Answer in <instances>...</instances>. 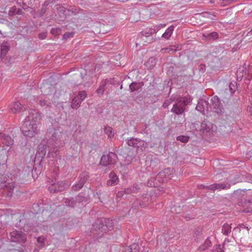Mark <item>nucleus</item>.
I'll list each match as a JSON object with an SVG mask.
<instances>
[{
  "label": "nucleus",
  "instance_id": "69168bd1",
  "mask_svg": "<svg viewBox=\"0 0 252 252\" xmlns=\"http://www.w3.org/2000/svg\"><path fill=\"white\" fill-rule=\"evenodd\" d=\"M250 111L252 112V107H250Z\"/></svg>",
  "mask_w": 252,
  "mask_h": 252
},
{
  "label": "nucleus",
  "instance_id": "49530a36",
  "mask_svg": "<svg viewBox=\"0 0 252 252\" xmlns=\"http://www.w3.org/2000/svg\"><path fill=\"white\" fill-rule=\"evenodd\" d=\"M172 102L171 98L167 99L164 101L163 104V107L164 108H167Z\"/></svg>",
  "mask_w": 252,
  "mask_h": 252
},
{
  "label": "nucleus",
  "instance_id": "c85d7f7f",
  "mask_svg": "<svg viewBox=\"0 0 252 252\" xmlns=\"http://www.w3.org/2000/svg\"><path fill=\"white\" fill-rule=\"evenodd\" d=\"M89 177V174L87 172H84L81 173L79 177V181L78 182L80 183H83V185L84 186L85 182L88 179Z\"/></svg>",
  "mask_w": 252,
  "mask_h": 252
},
{
  "label": "nucleus",
  "instance_id": "dca6fc26",
  "mask_svg": "<svg viewBox=\"0 0 252 252\" xmlns=\"http://www.w3.org/2000/svg\"><path fill=\"white\" fill-rule=\"evenodd\" d=\"M53 142V139L49 140V144L50 145L48 146L49 148V151L48 154L49 156H51L52 157H56L58 155V149L57 146L51 144V143Z\"/></svg>",
  "mask_w": 252,
  "mask_h": 252
},
{
  "label": "nucleus",
  "instance_id": "6e6552de",
  "mask_svg": "<svg viewBox=\"0 0 252 252\" xmlns=\"http://www.w3.org/2000/svg\"><path fill=\"white\" fill-rule=\"evenodd\" d=\"M211 105L214 111L218 114H221L223 112L224 109L222 104L220 103L219 97L215 95L213 96L211 100Z\"/></svg>",
  "mask_w": 252,
  "mask_h": 252
},
{
  "label": "nucleus",
  "instance_id": "0e129e2a",
  "mask_svg": "<svg viewBox=\"0 0 252 252\" xmlns=\"http://www.w3.org/2000/svg\"><path fill=\"white\" fill-rule=\"evenodd\" d=\"M248 34H252V29L248 32Z\"/></svg>",
  "mask_w": 252,
  "mask_h": 252
},
{
  "label": "nucleus",
  "instance_id": "5fc2aeb1",
  "mask_svg": "<svg viewBox=\"0 0 252 252\" xmlns=\"http://www.w3.org/2000/svg\"><path fill=\"white\" fill-rule=\"evenodd\" d=\"M149 63H156L157 61H156V59L155 58H150L149 59Z\"/></svg>",
  "mask_w": 252,
  "mask_h": 252
},
{
  "label": "nucleus",
  "instance_id": "680f3d73",
  "mask_svg": "<svg viewBox=\"0 0 252 252\" xmlns=\"http://www.w3.org/2000/svg\"><path fill=\"white\" fill-rule=\"evenodd\" d=\"M229 242V240H228V239H225V240H224V241L223 244H224V245H226V243H228Z\"/></svg>",
  "mask_w": 252,
  "mask_h": 252
},
{
  "label": "nucleus",
  "instance_id": "79ce46f5",
  "mask_svg": "<svg viewBox=\"0 0 252 252\" xmlns=\"http://www.w3.org/2000/svg\"><path fill=\"white\" fill-rule=\"evenodd\" d=\"M68 11H71L73 14H76L77 13H79L80 11H83V10L81 9L80 8H76L75 7H70L68 9Z\"/></svg>",
  "mask_w": 252,
  "mask_h": 252
},
{
  "label": "nucleus",
  "instance_id": "20e7f679",
  "mask_svg": "<svg viewBox=\"0 0 252 252\" xmlns=\"http://www.w3.org/2000/svg\"><path fill=\"white\" fill-rule=\"evenodd\" d=\"M117 156L113 152H109L106 155H103L100 159V164L103 166L114 164L116 162Z\"/></svg>",
  "mask_w": 252,
  "mask_h": 252
},
{
  "label": "nucleus",
  "instance_id": "e433bc0d",
  "mask_svg": "<svg viewBox=\"0 0 252 252\" xmlns=\"http://www.w3.org/2000/svg\"><path fill=\"white\" fill-rule=\"evenodd\" d=\"M229 88L230 91L232 94H234L237 89V86L236 85V82H231L229 84Z\"/></svg>",
  "mask_w": 252,
  "mask_h": 252
},
{
  "label": "nucleus",
  "instance_id": "9d476101",
  "mask_svg": "<svg viewBox=\"0 0 252 252\" xmlns=\"http://www.w3.org/2000/svg\"><path fill=\"white\" fill-rule=\"evenodd\" d=\"M138 38L142 40L145 43L143 45L150 44L153 42L155 40L152 35L148 34L147 32L143 31L138 34Z\"/></svg>",
  "mask_w": 252,
  "mask_h": 252
},
{
  "label": "nucleus",
  "instance_id": "a18cd8bd",
  "mask_svg": "<svg viewBox=\"0 0 252 252\" xmlns=\"http://www.w3.org/2000/svg\"><path fill=\"white\" fill-rule=\"evenodd\" d=\"M6 187L9 189V191L13 190L15 188V185L13 183H8L6 185Z\"/></svg>",
  "mask_w": 252,
  "mask_h": 252
},
{
  "label": "nucleus",
  "instance_id": "a19ab883",
  "mask_svg": "<svg viewBox=\"0 0 252 252\" xmlns=\"http://www.w3.org/2000/svg\"><path fill=\"white\" fill-rule=\"evenodd\" d=\"M83 187V183L77 182L75 185H74L72 188L74 190H78L80 189Z\"/></svg>",
  "mask_w": 252,
  "mask_h": 252
},
{
  "label": "nucleus",
  "instance_id": "774afa93",
  "mask_svg": "<svg viewBox=\"0 0 252 252\" xmlns=\"http://www.w3.org/2000/svg\"><path fill=\"white\" fill-rule=\"evenodd\" d=\"M251 183L252 184V182H251Z\"/></svg>",
  "mask_w": 252,
  "mask_h": 252
},
{
  "label": "nucleus",
  "instance_id": "8fccbe9b",
  "mask_svg": "<svg viewBox=\"0 0 252 252\" xmlns=\"http://www.w3.org/2000/svg\"><path fill=\"white\" fill-rule=\"evenodd\" d=\"M238 226L240 227V228H241V230L243 229H246L248 233H249V229L248 226H245L243 224H241L239 225Z\"/></svg>",
  "mask_w": 252,
  "mask_h": 252
},
{
  "label": "nucleus",
  "instance_id": "393cba45",
  "mask_svg": "<svg viewBox=\"0 0 252 252\" xmlns=\"http://www.w3.org/2000/svg\"><path fill=\"white\" fill-rule=\"evenodd\" d=\"M108 82V80H104L101 82L99 88L96 90L97 93L99 95H102L105 90V86Z\"/></svg>",
  "mask_w": 252,
  "mask_h": 252
},
{
  "label": "nucleus",
  "instance_id": "f03ea898",
  "mask_svg": "<svg viewBox=\"0 0 252 252\" xmlns=\"http://www.w3.org/2000/svg\"><path fill=\"white\" fill-rule=\"evenodd\" d=\"M108 219H104L103 220H97L93 224L91 233L94 238L99 239L107 236L108 232L112 228V223H109Z\"/></svg>",
  "mask_w": 252,
  "mask_h": 252
},
{
  "label": "nucleus",
  "instance_id": "c9c22d12",
  "mask_svg": "<svg viewBox=\"0 0 252 252\" xmlns=\"http://www.w3.org/2000/svg\"><path fill=\"white\" fill-rule=\"evenodd\" d=\"M211 245H212V243H211V241L209 239H207L205 241V242L202 246V248H200V249L201 250H204V249H208V248L211 247Z\"/></svg>",
  "mask_w": 252,
  "mask_h": 252
},
{
  "label": "nucleus",
  "instance_id": "58836bf2",
  "mask_svg": "<svg viewBox=\"0 0 252 252\" xmlns=\"http://www.w3.org/2000/svg\"><path fill=\"white\" fill-rule=\"evenodd\" d=\"M74 33L73 32H67L63 34V39L66 40L70 37H73Z\"/></svg>",
  "mask_w": 252,
  "mask_h": 252
},
{
  "label": "nucleus",
  "instance_id": "f8f14e48",
  "mask_svg": "<svg viewBox=\"0 0 252 252\" xmlns=\"http://www.w3.org/2000/svg\"><path fill=\"white\" fill-rule=\"evenodd\" d=\"M203 40L207 41H214L219 38L218 33L213 32L210 33L205 32L202 33Z\"/></svg>",
  "mask_w": 252,
  "mask_h": 252
},
{
  "label": "nucleus",
  "instance_id": "bf43d9fd",
  "mask_svg": "<svg viewBox=\"0 0 252 252\" xmlns=\"http://www.w3.org/2000/svg\"><path fill=\"white\" fill-rule=\"evenodd\" d=\"M59 8H60V9H61V10H60V11H61V12H63V13H64L65 12V10H64V7H60Z\"/></svg>",
  "mask_w": 252,
  "mask_h": 252
},
{
  "label": "nucleus",
  "instance_id": "7ed1b4c3",
  "mask_svg": "<svg viewBox=\"0 0 252 252\" xmlns=\"http://www.w3.org/2000/svg\"><path fill=\"white\" fill-rule=\"evenodd\" d=\"M191 101L189 97H179L177 99V102L175 103L171 111L178 115L183 114L186 110V106Z\"/></svg>",
  "mask_w": 252,
  "mask_h": 252
},
{
  "label": "nucleus",
  "instance_id": "4d7b16f0",
  "mask_svg": "<svg viewBox=\"0 0 252 252\" xmlns=\"http://www.w3.org/2000/svg\"><path fill=\"white\" fill-rule=\"evenodd\" d=\"M65 202L66 205L69 206L73 207L74 206L72 202H71V204H70V201H68L67 200H66Z\"/></svg>",
  "mask_w": 252,
  "mask_h": 252
},
{
  "label": "nucleus",
  "instance_id": "6ab92c4d",
  "mask_svg": "<svg viewBox=\"0 0 252 252\" xmlns=\"http://www.w3.org/2000/svg\"><path fill=\"white\" fill-rule=\"evenodd\" d=\"M10 109L13 113H16L21 111H24L26 108L22 107L21 103L18 102H14L10 106Z\"/></svg>",
  "mask_w": 252,
  "mask_h": 252
},
{
  "label": "nucleus",
  "instance_id": "ddd939ff",
  "mask_svg": "<svg viewBox=\"0 0 252 252\" xmlns=\"http://www.w3.org/2000/svg\"><path fill=\"white\" fill-rule=\"evenodd\" d=\"M213 128V125L208 121H204L201 124L199 131L203 133L210 132Z\"/></svg>",
  "mask_w": 252,
  "mask_h": 252
},
{
  "label": "nucleus",
  "instance_id": "2eb2a0df",
  "mask_svg": "<svg viewBox=\"0 0 252 252\" xmlns=\"http://www.w3.org/2000/svg\"><path fill=\"white\" fill-rule=\"evenodd\" d=\"M172 171L170 168L165 169L162 172L159 173L156 177V180L158 181L159 182H164L165 180L169 178V177L166 176V174H168Z\"/></svg>",
  "mask_w": 252,
  "mask_h": 252
},
{
  "label": "nucleus",
  "instance_id": "6e6d98bb",
  "mask_svg": "<svg viewBox=\"0 0 252 252\" xmlns=\"http://www.w3.org/2000/svg\"><path fill=\"white\" fill-rule=\"evenodd\" d=\"M200 105H201L200 103H198L197 105L196 106V109H197L198 111L202 112V111H204V110H202L200 108Z\"/></svg>",
  "mask_w": 252,
  "mask_h": 252
},
{
  "label": "nucleus",
  "instance_id": "052dcab7",
  "mask_svg": "<svg viewBox=\"0 0 252 252\" xmlns=\"http://www.w3.org/2000/svg\"><path fill=\"white\" fill-rule=\"evenodd\" d=\"M57 30H58L57 29V30H55V29H52V30H51V32L52 34H54V33H55V31H57Z\"/></svg>",
  "mask_w": 252,
  "mask_h": 252
},
{
  "label": "nucleus",
  "instance_id": "412c9836",
  "mask_svg": "<svg viewBox=\"0 0 252 252\" xmlns=\"http://www.w3.org/2000/svg\"><path fill=\"white\" fill-rule=\"evenodd\" d=\"M1 51L0 56L1 58H3L9 50V43L7 41H4L0 45Z\"/></svg>",
  "mask_w": 252,
  "mask_h": 252
},
{
  "label": "nucleus",
  "instance_id": "2f4dec72",
  "mask_svg": "<svg viewBox=\"0 0 252 252\" xmlns=\"http://www.w3.org/2000/svg\"><path fill=\"white\" fill-rule=\"evenodd\" d=\"M147 146V143L140 139L138 138V141L136 145V148H139L141 150H144Z\"/></svg>",
  "mask_w": 252,
  "mask_h": 252
},
{
  "label": "nucleus",
  "instance_id": "338daca9",
  "mask_svg": "<svg viewBox=\"0 0 252 252\" xmlns=\"http://www.w3.org/2000/svg\"><path fill=\"white\" fill-rule=\"evenodd\" d=\"M161 236H160L159 237L158 236V239H160V238H161Z\"/></svg>",
  "mask_w": 252,
  "mask_h": 252
},
{
  "label": "nucleus",
  "instance_id": "f704fd0d",
  "mask_svg": "<svg viewBox=\"0 0 252 252\" xmlns=\"http://www.w3.org/2000/svg\"><path fill=\"white\" fill-rule=\"evenodd\" d=\"M177 140L186 143L189 141V137L185 135H180L177 137Z\"/></svg>",
  "mask_w": 252,
  "mask_h": 252
},
{
  "label": "nucleus",
  "instance_id": "aec40b11",
  "mask_svg": "<svg viewBox=\"0 0 252 252\" xmlns=\"http://www.w3.org/2000/svg\"><path fill=\"white\" fill-rule=\"evenodd\" d=\"M46 146L44 147V144H41L39 146L38 150H37L35 157L36 158H41L43 159L46 153Z\"/></svg>",
  "mask_w": 252,
  "mask_h": 252
},
{
  "label": "nucleus",
  "instance_id": "f257e3e1",
  "mask_svg": "<svg viewBox=\"0 0 252 252\" xmlns=\"http://www.w3.org/2000/svg\"><path fill=\"white\" fill-rule=\"evenodd\" d=\"M41 120V113L34 109L29 111L27 116L22 123L20 129L23 134L29 137H32L39 131L38 126Z\"/></svg>",
  "mask_w": 252,
  "mask_h": 252
},
{
  "label": "nucleus",
  "instance_id": "37998d69",
  "mask_svg": "<svg viewBox=\"0 0 252 252\" xmlns=\"http://www.w3.org/2000/svg\"><path fill=\"white\" fill-rule=\"evenodd\" d=\"M47 11V8L42 6L41 8L37 11V14L39 17H42L46 13Z\"/></svg>",
  "mask_w": 252,
  "mask_h": 252
},
{
  "label": "nucleus",
  "instance_id": "e2e57ef3",
  "mask_svg": "<svg viewBox=\"0 0 252 252\" xmlns=\"http://www.w3.org/2000/svg\"><path fill=\"white\" fill-rule=\"evenodd\" d=\"M50 3H54L56 1H58V0H49Z\"/></svg>",
  "mask_w": 252,
  "mask_h": 252
},
{
  "label": "nucleus",
  "instance_id": "3c124183",
  "mask_svg": "<svg viewBox=\"0 0 252 252\" xmlns=\"http://www.w3.org/2000/svg\"><path fill=\"white\" fill-rule=\"evenodd\" d=\"M50 3L49 0H47L44 1V3L42 4V6L46 7Z\"/></svg>",
  "mask_w": 252,
  "mask_h": 252
},
{
  "label": "nucleus",
  "instance_id": "13d9d810",
  "mask_svg": "<svg viewBox=\"0 0 252 252\" xmlns=\"http://www.w3.org/2000/svg\"><path fill=\"white\" fill-rule=\"evenodd\" d=\"M204 104H203V106L204 107H206V108H207V106H208V102L206 101H204L203 102Z\"/></svg>",
  "mask_w": 252,
  "mask_h": 252
},
{
  "label": "nucleus",
  "instance_id": "9b49d317",
  "mask_svg": "<svg viewBox=\"0 0 252 252\" xmlns=\"http://www.w3.org/2000/svg\"><path fill=\"white\" fill-rule=\"evenodd\" d=\"M0 143L2 144L3 146L11 147L14 144V140L10 136L0 133Z\"/></svg>",
  "mask_w": 252,
  "mask_h": 252
},
{
  "label": "nucleus",
  "instance_id": "c756f323",
  "mask_svg": "<svg viewBox=\"0 0 252 252\" xmlns=\"http://www.w3.org/2000/svg\"><path fill=\"white\" fill-rule=\"evenodd\" d=\"M104 132L109 138H111L114 135V131L111 127L105 126L104 128Z\"/></svg>",
  "mask_w": 252,
  "mask_h": 252
},
{
  "label": "nucleus",
  "instance_id": "f3484780",
  "mask_svg": "<svg viewBox=\"0 0 252 252\" xmlns=\"http://www.w3.org/2000/svg\"><path fill=\"white\" fill-rule=\"evenodd\" d=\"M109 179L107 181V185L109 186H115L119 182V178L117 175L113 172L109 174Z\"/></svg>",
  "mask_w": 252,
  "mask_h": 252
},
{
  "label": "nucleus",
  "instance_id": "7c9ffc66",
  "mask_svg": "<svg viewBox=\"0 0 252 252\" xmlns=\"http://www.w3.org/2000/svg\"><path fill=\"white\" fill-rule=\"evenodd\" d=\"M177 50L175 46H171L169 47L162 48L161 51L163 53H173Z\"/></svg>",
  "mask_w": 252,
  "mask_h": 252
},
{
  "label": "nucleus",
  "instance_id": "423d86ee",
  "mask_svg": "<svg viewBox=\"0 0 252 252\" xmlns=\"http://www.w3.org/2000/svg\"><path fill=\"white\" fill-rule=\"evenodd\" d=\"M87 96V94L85 91H80L78 95L74 97L71 102V106L73 109L78 108L81 102L85 99Z\"/></svg>",
  "mask_w": 252,
  "mask_h": 252
},
{
  "label": "nucleus",
  "instance_id": "ea45409f",
  "mask_svg": "<svg viewBox=\"0 0 252 252\" xmlns=\"http://www.w3.org/2000/svg\"><path fill=\"white\" fill-rule=\"evenodd\" d=\"M44 241L45 238L44 237H39L37 239V241L38 243V247L40 248H41L44 244Z\"/></svg>",
  "mask_w": 252,
  "mask_h": 252
},
{
  "label": "nucleus",
  "instance_id": "0eeeda50",
  "mask_svg": "<svg viewBox=\"0 0 252 252\" xmlns=\"http://www.w3.org/2000/svg\"><path fill=\"white\" fill-rule=\"evenodd\" d=\"M11 240L13 242L18 243H24L26 240V237L24 234L17 230H13L10 233Z\"/></svg>",
  "mask_w": 252,
  "mask_h": 252
},
{
  "label": "nucleus",
  "instance_id": "1a4fd4ad",
  "mask_svg": "<svg viewBox=\"0 0 252 252\" xmlns=\"http://www.w3.org/2000/svg\"><path fill=\"white\" fill-rule=\"evenodd\" d=\"M200 187H202V188H207L213 190H215L216 189L220 190L221 189H230V185L225 183L215 184L209 186L201 185L200 186Z\"/></svg>",
  "mask_w": 252,
  "mask_h": 252
},
{
  "label": "nucleus",
  "instance_id": "bb28decb",
  "mask_svg": "<svg viewBox=\"0 0 252 252\" xmlns=\"http://www.w3.org/2000/svg\"><path fill=\"white\" fill-rule=\"evenodd\" d=\"M221 231L223 234L228 235L231 231V224L224 223L222 226Z\"/></svg>",
  "mask_w": 252,
  "mask_h": 252
},
{
  "label": "nucleus",
  "instance_id": "72a5a7b5",
  "mask_svg": "<svg viewBox=\"0 0 252 252\" xmlns=\"http://www.w3.org/2000/svg\"><path fill=\"white\" fill-rule=\"evenodd\" d=\"M223 247L220 245H216L213 247L212 252H224Z\"/></svg>",
  "mask_w": 252,
  "mask_h": 252
},
{
  "label": "nucleus",
  "instance_id": "603ef678",
  "mask_svg": "<svg viewBox=\"0 0 252 252\" xmlns=\"http://www.w3.org/2000/svg\"><path fill=\"white\" fill-rule=\"evenodd\" d=\"M241 231V228L239 226L235 227L233 229V231L236 232H240Z\"/></svg>",
  "mask_w": 252,
  "mask_h": 252
},
{
  "label": "nucleus",
  "instance_id": "de8ad7c7",
  "mask_svg": "<svg viewBox=\"0 0 252 252\" xmlns=\"http://www.w3.org/2000/svg\"><path fill=\"white\" fill-rule=\"evenodd\" d=\"M124 194H126L125 189L123 190L119 191L117 194V196L118 197H121V196H123Z\"/></svg>",
  "mask_w": 252,
  "mask_h": 252
},
{
  "label": "nucleus",
  "instance_id": "5701e85b",
  "mask_svg": "<svg viewBox=\"0 0 252 252\" xmlns=\"http://www.w3.org/2000/svg\"><path fill=\"white\" fill-rule=\"evenodd\" d=\"M174 31V26H169L165 31V32L162 34L161 37L166 39H169L171 37L173 32Z\"/></svg>",
  "mask_w": 252,
  "mask_h": 252
},
{
  "label": "nucleus",
  "instance_id": "4be33fe9",
  "mask_svg": "<svg viewBox=\"0 0 252 252\" xmlns=\"http://www.w3.org/2000/svg\"><path fill=\"white\" fill-rule=\"evenodd\" d=\"M124 252H139V247L135 243L125 248Z\"/></svg>",
  "mask_w": 252,
  "mask_h": 252
},
{
  "label": "nucleus",
  "instance_id": "c03bdc74",
  "mask_svg": "<svg viewBox=\"0 0 252 252\" xmlns=\"http://www.w3.org/2000/svg\"><path fill=\"white\" fill-rule=\"evenodd\" d=\"M249 68L248 70H246L245 71V74H248V76L252 78V66H250V65H248Z\"/></svg>",
  "mask_w": 252,
  "mask_h": 252
},
{
  "label": "nucleus",
  "instance_id": "4468645a",
  "mask_svg": "<svg viewBox=\"0 0 252 252\" xmlns=\"http://www.w3.org/2000/svg\"><path fill=\"white\" fill-rule=\"evenodd\" d=\"M37 102L42 107L45 108H47L50 105L49 101V98L46 95H43L37 98Z\"/></svg>",
  "mask_w": 252,
  "mask_h": 252
},
{
  "label": "nucleus",
  "instance_id": "cd10ccee",
  "mask_svg": "<svg viewBox=\"0 0 252 252\" xmlns=\"http://www.w3.org/2000/svg\"><path fill=\"white\" fill-rule=\"evenodd\" d=\"M142 86V84L141 83L133 82L129 85V90L131 92H134L140 89Z\"/></svg>",
  "mask_w": 252,
  "mask_h": 252
},
{
  "label": "nucleus",
  "instance_id": "864d4df0",
  "mask_svg": "<svg viewBox=\"0 0 252 252\" xmlns=\"http://www.w3.org/2000/svg\"><path fill=\"white\" fill-rule=\"evenodd\" d=\"M185 219H186V220H191L192 219H193V217L192 216H190V215H186L184 217Z\"/></svg>",
  "mask_w": 252,
  "mask_h": 252
},
{
  "label": "nucleus",
  "instance_id": "4c0bfd02",
  "mask_svg": "<svg viewBox=\"0 0 252 252\" xmlns=\"http://www.w3.org/2000/svg\"><path fill=\"white\" fill-rule=\"evenodd\" d=\"M158 30V27L156 28H150V29H147L145 31L148 32V34H150L153 36V35L155 33H156Z\"/></svg>",
  "mask_w": 252,
  "mask_h": 252
},
{
  "label": "nucleus",
  "instance_id": "39448f33",
  "mask_svg": "<svg viewBox=\"0 0 252 252\" xmlns=\"http://www.w3.org/2000/svg\"><path fill=\"white\" fill-rule=\"evenodd\" d=\"M69 184L67 182H59L53 183L49 187V190L51 193H55L63 190L65 188H68Z\"/></svg>",
  "mask_w": 252,
  "mask_h": 252
},
{
  "label": "nucleus",
  "instance_id": "a211bd4d",
  "mask_svg": "<svg viewBox=\"0 0 252 252\" xmlns=\"http://www.w3.org/2000/svg\"><path fill=\"white\" fill-rule=\"evenodd\" d=\"M18 4L24 10L31 8L33 5V0H18Z\"/></svg>",
  "mask_w": 252,
  "mask_h": 252
},
{
  "label": "nucleus",
  "instance_id": "a878e982",
  "mask_svg": "<svg viewBox=\"0 0 252 252\" xmlns=\"http://www.w3.org/2000/svg\"><path fill=\"white\" fill-rule=\"evenodd\" d=\"M140 189L139 185L135 184L132 186L125 189L126 193L129 194L132 192H136Z\"/></svg>",
  "mask_w": 252,
  "mask_h": 252
},
{
  "label": "nucleus",
  "instance_id": "09e8293b",
  "mask_svg": "<svg viewBox=\"0 0 252 252\" xmlns=\"http://www.w3.org/2000/svg\"><path fill=\"white\" fill-rule=\"evenodd\" d=\"M47 36L46 33H40L38 34V38L40 39H44L46 38Z\"/></svg>",
  "mask_w": 252,
  "mask_h": 252
},
{
  "label": "nucleus",
  "instance_id": "473e14b6",
  "mask_svg": "<svg viewBox=\"0 0 252 252\" xmlns=\"http://www.w3.org/2000/svg\"><path fill=\"white\" fill-rule=\"evenodd\" d=\"M137 141L138 138H131L127 140V144L129 146L136 148Z\"/></svg>",
  "mask_w": 252,
  "mask_h": 252
},
{
  "label": "nucleus",
  "instance_id": "b1692460",
  "mask_svg": "<svg viewBox=\"0 0 252 252\" xmlns=\"http://www.w3.org/2000/svg\"><path fill=\"white\" fill-rule=\"evenodd\" d=\"M23 14L22 10L20 8H17L15 6L12 7L9 11V15L10 16L15 14L23 15Z\"/></svg>",
  "mask_w": 252,
  "mask_h": 252
}]
</instances>
